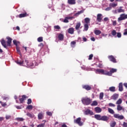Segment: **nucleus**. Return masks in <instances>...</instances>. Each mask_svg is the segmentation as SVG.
I'll return each mask as SVG.
<instances>
[{"label": "nucleus", "instance_id": "1", "mask_svg": "<svg viewBox=\"0 0 127 127\" xmlns=\"http://www.w3.org/2000/svg\"><path fill=\"white\" fill-rule=\"evenodd\" d=\"M16 63L17 64H18V65H19L20 66H25L26 67H30V68L34 66V64L33 63L31 64L27 60H25V62L18 61L16 62Z\"/></svg>", "mask_w": 127, "mask_h": 127}, {"label": "nucleus", "instance_id": "2", "mask_svg": "<svg viewBox=\"0 0 127 127\" xmlns=\"http://www.w3.org/2000/svg\"><path fill=\"white\" fill-rule=\"evenodd\" d=\"M123 6H120L119 8L116 9L115 10H112V13L114 14H117L118 13H121L122 12L124 13L125 12V10L123 9Z\"/></svg>", "mask_w": 127, "mask_h": 127}, {"label": "nucleus", "instance_id": "3", "mask_svg": "<svg viewBox=\"0 0 127 127\" xmlns=\"http://www.w3.org/2000/svg\"><path fill=\"white\" fill-rule=\"evenodd\" d=\"M82 102L83 105H90L91 104V102H92V100L88 97H85L82 99Z\"/></svg>", "mask_w": 127, "mask_h": 127}, {"label": "nucleus", "instance_id": "4", "mask_svg": "<svg viewBox=\"0 0 127 127\" xmlns=\"http://www.w3.org/2000/svg\"><path fill=\"white\" fill-rule=\"evenodd\" d=\"M95 73L96 74H102V75H109V73H107V70H105L102 69H97L95 70Z\"/></svg>", "mask_w": 127, "mask_h": 127}, {"label": "nucleus", "instance_id": "5", "mask_svg": "<svg viewBox=\"0 0 127 127\" xmlns=\"http://www.w3.org/2000/svg\"><path fill=\"white\" fill-rule=\"evenodd\" d=\"M127 19V14L123 13L121 14L120 16V17L118 18V21L120 22V21H122V20H125V19Z\"/></svg>", "mask_w": 127, "mask_h": 127}, {"label": "nucleus", "instance_id": "6", "mask_svg": "<svg viewBox=\"0 0 127 127\" xmlns=\"http://www.w3.org/2000/svg\"><path fill=\"white\" fill-rule=\"evenodd\" d=\"M75 124H77L79 127H82L83 124L81 122V118H78L74 121Z\"/></svg>", "mask_w": 127, "mask_h": 127}, {"label": "nucleus", "instance_id": "7", "mask_svg": "<svg viewBox=\"0 0 127 127\" xmlns=\"http://www.w3.org/2000/svg\"><path fill=\"white\" fill-rule=\"evenodd\" d=\"M75 18V17L74 16H66L65 17L64 19V20L63 22H64L65 23H68L69 22L68 19H70V20H72V19Z\"/></svg>", "mask_w": 127, "mask_h": 127}, {"label": "nucleus", "instance_id": "8", "mask_svg": "<svg viewBox=\"0 0 127 127\" xmlns=\"http://www.w3.org/2000/svg\"><path fill=\"white\" fill-rule=\"evenodd\" d=\"M117 70L116 68H112L110 71H108V70H107V73L109 74H107V76H112L113 73H116V72H117Z\"/></svg>", "mask_w": 127, "mask_h": 127}, {"label": "nucleus", "instance_id": "9", "mask_svg": "<svg viewBox=\"0 0 127 127\" xmlns=\"http://www.w3.org/2000/svg\"><path fill=\"white\" fill-rule=\"evenodd\" d=\"M114 117L115 119H118V120H124V117L123 115H119V114H114Z\"/></svg>", "mask_w": 127, "mask_h": 127}, {"label": "nucleus", "instance_id": "10", "mask_svg": "<svg viewBox=\"0 0 127 127\" xmlns=\"http://www.w3.org/2000/svg\"><path fill=\"white\" fill-rule=\"evenodd\" d=\"M103 19V15L102 14H98L97 16V20L98 22H101Z\"/></svg>", "mask_w": 127, "mask_h": 127}, {"label": "nucleus", "instance_id": "11", "mask_svg": "<svg viewBox=\"0 0 127 127\" xmlns=\"http://www.w3.org/2000/svg\"><path fill=\"white\" fill-rule=\"evenodd\" d=\"M85 115H90L91 116H93L94 115V113L93 111H91L89 109H87L85 112H84Z\"/></svg>", "mask_w": 127, "mask_h": 127}, {"label": "nucleus", "instance_id": "12", "mask_svg": "<svg viewBox=\"0 0 127 127\" xmlns=\"http://www.w3.org/2000/svg\"><path fill=\"white\" fill-rule=\"evenodd\" d=\"M109 59L110 60V61H112V62H113V63H117V60L114 56H110L108 57Z\"/></svg>", "mask_w": 127, "mask_h": 127}, {"label": "nucleus", "instance_id": "13", "mask_svg": "<svg viewBox=\"0 0 127 127\" xmlns=\"http://www.w3.org/2000/svg\"><path fill=\"white\" fill-rule=\"evenodd\" d=\"M0 42H1V45H2V46H3V47L4 48H6V47H7V46L6 45V43L5 42V41H4V40L3 39H2L0 40Z\"/></svg>", "mask_w": 127, "mask_h": 127}, {"label": "nucleus", "instance_id": "14", "mask_svg": "<svg viewBox=\"0 0 127 127\" xmlns=\"http://www.w3.org/2000/svg\"><path fill=\"white\" fill-rule=\"evenodd\" d=\"M6 39H7V43L8 46H10V44H11V41H12V39L10 38L9 37H7Z\"/></svg>", "mask_w": 127, "mask_h": 127}, {"label": "nucleus", "instance_id": "15", "mask_svg": "<svg viewBox=\"0 0 127 127\" xmlns=\"http://www.w3.org/2000/svg\"><path fill=\"white\" fill-rule=\"evenodd\" d=\"M119 98V94L115 93L113 95V96L111 97V98L113 100H117Z\"/></svg>", "mask_w": 127, "mask_h": 127}, {"label": "nucleus", "instance_id": "16", "mask_svg": "<svg viewBox=\"0 0 127 127\" xmlns=\"http://www.w3.org/2000/svg\"><path fill=\"white\" fill-rule=\"evenodd\" d=\"M67 2L68 4H76V0H68Z\"/></svg>", "mask_w": 127, "mask_h": 127}, {"label": "nucleus", "instance_id": "17", "mask_svg": "<svg viewBox=\"0 0 127 127\" xmlns=\"http://www.w3.org/2000/svg\"><path fill=\"white\" fill-rule=\"evenodd\" d=\"M25 99H26V96H25V95H23L22 98L19 99L20 104H22L23 102H24V100H25Z\"/></svg>", "mask_w": 127, "mask_h": 127}, {"label": "nucleus", "instance_id": "18", "mask_svg": "<svg viewBox=\"0 0 127 127\" xmlns=\"http://www.w3.org/2000/svg\"><path fill=\"white\" fill-rule=\"evenodd\" d=\"M117 111H123L125 112V108L122 107L121 105H117Z\"/></svg>", "mask_w": 127, "mask_h": 127}, {"label": "nucleus", "instance_id": "19", "mask_svg": "<svg viewBox=\"0 0 127 127\" xmlns=\"http://www.w3.org/2000/svg\"><path fill=\"white\" fill-rule=\"evenodd\" d=\"M58 38L61 41H63V39H64V35L63 34H59Z\"/></svg>", "mask_w": 127, "mask_h": 127}, {"label": "nucleus", "instance_id": "20", "mask_svg": "<svg viewBox=\"0 0 127 127\" xmlns=\"http://www.w3.org/2000/svg\"><path fill=\"white\" fill-rule=\"evenodd\" d=\"M67 32L69 33V34H74V29L73 28H69L67 30Z\"/></svg>", "mask_w": 127, "mask_h": 127}, {"label": "nucleus", "instance_id": "21", "mask_svg": "<svg viewBox=\"0 0 127 127\" xmlns=\"http://www.w3.org/2000/svg\"><path fill=\"white\" fill-rule=\"evenodd\" d=\"M95 111L97 114H99V113H101V112H102V109H101L100 107H96L95 108Z\"/></svg>", "mask_w": 127, "mask_h": 127}, {"label": "nucleus", "instance_id": "22", "mask_svg": "<svg viewBox=\"0 0 127 127\" xmlns=\"http://www.w3.org/2000/svg\"><path fill=\"white\" fill-rule=\"evenodd\" d=\"M94 118L98 121H101L102 116L100 115H95Z\"/></svg>", "mask_w": 127, "mask_h": 127}, {"label": "nucleus", "instance_id": "23", "mask_svg": "<svg viewBox=\"0 0 127 127\" xmlns=\"http://www.w3.org/2000/svg\"><path fill=\"white\" fill-rule=\"evenodd\" d=\"M83 12H84V10H81L79 11H78L77 13L74 14V16H76V17L79 16V15H80L81 13H83Z\"/></svg>", "mask_w": 127, "mask_h": 127}, {"label": "nucleus", "instance_id": "24", "mask_svg": "<svg viewBox=\"0 0 127 127\" xmlns=\"http://www.w3.org/2000/svg\"><path fill=\"white\" fill-rule=\"evenodd\" d=\"M88 29H89V24H84L83 31H87Z\"/></svg>", "mask_w": 127, "mask_h": 127}, {"label": "nucleus", "instance_id": "25", "mask_svg": "<svg viewBox=\"0 0 127 127\" xmlns=\"http://www.w3.org/2000/svg\"><path fill=\"white\" fill-rule=\"evenodd\" d=\"M108 120H109V118L107 116H101V121H108Z\"/></svg>", "mask_w": 127, "mask_h": 127}, {"label": "nucleus", "instance_id": "26", "mask_svg": "<svg viewBox=\"0 0 127 127\" xmlns=\"http://www.w3.org/2000/svg\"><path fill=\"white\" fill-rule=\"evenodd\" d=\"M80 26H81V22H77L75 26V29L76 30H78L79 28H80Z\"/></svg>", "mask_w": 127, "mask_h": 127}, {"label": "nucleus", "instance_id": "27", "mask_svg": "<svg viewBox=\"0 0 127 127\" xmlns=\"http://www.w3.org/2000/svg\"><path fill=\"white\" fill-rule=\"evenodd\" d=\"M119 90L120 92H123L124 88H123V83H119Z\"/></svg>", "mask_w": 127, "mask_h": 127}, {"label": "nucleus", "instance_id": "28", "mask_svg": "<svg viewBox=\"0 0 127 127\" xmlns=\"http://www.w3.org/2000/svg\"><path fill=\"white\" fill-rule=\"evenodd\" d=\"M109 6H111V7H116V6H118V3H111L109 4Z\"/></svg>", "mask_w": 127, "mask_h": 127}, {"label": "nucleus", "instance_id": "29", "mask_svg": "<svg viewBox=\"0 0 127 127\" xmlns=\"http://www.w3.org/2000/svg\"><path fill=\"white\" fill-rule=\"evenodd\" d=\"M83 89H85V90H87V91H89L91 90V87L89 85H84L83 86Z\"/></svg>", "mask_w": 127, "mask_h": 127}, {"label": "nucleus", "instance_id": "30", "mask_svg": "<svg viewBox=\"0 0 127 127\" xmlns=\"http://www.w3.org/2000/svg\"><path fill=\"white\" fill-rule=\"evenodd\" d=\"M109 90L110 92H116V87L112 86L109 87Z\"/></svg>", "mask_w": 127, "mask_h": 127}, {"label": "nucleus", "instance_id": "31", "mask_svg": "<svg viewBox=\"0 0 127 127\" xmlns=\"http://www.w3.org/2000/svg\"><path fill=\"white\" fill-rule=\"evenodd\" d=\"M25 16H27V14H26V13L20 14L19 15V17L20 18H21V17H25Z\"/></svg>", "mask_w": 127, "mask_h": 127}, {"label": "nucleus", "instance_id": "32", "mask_svg": "<svg viewBox=\"0 0 127 127\" xmlns=\"http://www.w3.org/2000/svg\"><path fill=\"white\" fill-rule=\"evenodd\" d=\"M94 33L95 34H96V35H99V34H101V33H102V32L100 30H96L94 31Z\"/></svg>", "mask_w": 127, "mask_h": 127}, {"label": "nucleus", "instance_id": "33", "mask_svg": "<svg viewBox=\"0 0 127 127\" xmlns=\"http://www.w3.org/2000/svg\"><path fill=\"white\" fill-rule=\"evenodd\" d=\"M38 118L39 120H42V119H43V114L39 113L38 115Z\"/></svg>", "mask_w": 127, "mask_h": 127}, {"label": "nucleus", "instance_id": "34", "mask_svg": "<svg viewBox=\"0 0 127 127\" xmlns=\"http://www.w3.org/2000/svg\"><path fill=\"white\" fill-rule=\"evenodd\" d=\"M90 18H85L84 19L85 24H89V23H90Z\"/></svg>", "mask_w": 127, "mask_h": 127}, {"label": "nucleus", "instance_id": "35", "mask_svg": "<svg viewBox=\"0 0 127 127\" xmlns=\"http://www.w3.org/2000/svg\"><path fill=\"white\" fill-rule=\"evenodd\" d=\"M123 103V100L121 98H120L117 102H116V105H121Z\"/></svg>", "mask_w": 127, "mask_h": 127}, {"label": "nucleus", "instance_id": "36", "mask_svg": "<svg viewBox=\"0 0 127 127\" xmlns=\"http://www.w3.org/2000/svg\"><path fill=\"white\" fill-rule=\"evenodd\" d=\"M111 34L113 35V36H115V37H117L116 35H117V31L116 30H113L111 32Z\"/></svg>", "mask_w": 127, "mask_h": 127}, {"label": "nucleus", "instance_id": "37", "mask_svg": "<svg viewBox=\"0 0 127 127\" xmlns=\"http://www.w3.org/2000/svg\"><path fill=\"white\" fill-rule=\"evenodd\" d=\"M91 106H98V102L97 101H93L92 103L91 104Z\"/></svg>", "mask_w": 127, "mask_h": 127}, {"label": "nucleus", "instance_id": "38", "mask_svg": "<svg viewBox=\"0 0 127 127\" xmlns=\"http://www.w3.org/2000/svg\"><path fill=\"white\" fill-rule=\"evenodd\" d=\"M27 117H29V118H34V115L33 114H31L30 113H27Z\"/></svg>", "mask_w": 127, "mask_h": 127}, {"label": "nucleus", "instance_id": "39", "mask_svg": "<svg viewBox=\"0 0 127 127\" xmlns=\"http://www.w3.org/2000/svg\"><path fill=\"white\" fill-rule=\"evenodd\" d=\"M103 98H104V93L101 92L99 94V99L100 100H103Z\"/></svg>", "mask_w": 127, "mask_h": 127}, {"label": "nucleus", "instance_id": "40", "mask_svg": "<svg viewBox=\"0 0 127 127\" xmlns=\"http://www.w3.org/2000/svg\"><path fill=\"white\" fill-rule=\"evenodd\" d=\"M108 112L110 113V114H112V115L115 114V111H114V110L111 108H108Z\"/></svg>", "mask_w": 127, "mask_h": 127}, {"label": "nucleus", "instance_id": "41", "mask_svg": "<svg viewBox=\"0 0 127 127\" xmlns=\"http://www.w3.org/2000/svg\"><path fill=\"white\" fill-rule=\"evenodd\" d=\"M13 44L16 45V46H17V45H18V44H19V42L17 41L16 40H14L13 41Z\"/></svg>", "mask_w": 127, "mask_h": 127}, {"label": "nucleus", "instance_id": "42", "mask_svg": "<svg viewBox=\"0 0 127 127\" xmlns=\"http://www.w3.org/2000/svg\"><path fill=\"white\" fill-rule=\"evenodd\" d=\"M116 125H117L116 122H113L112 123H111L110 126L111 127H116Z\"/></svg>", "mask_w": 127, "mask_h": 127}, {"label": "nucleus", "instance_id": "43", "mask_svg": "<svg viewBox=\"0 0 127 127\" xmlns=\"http://www.w3.org/2000/svg\"><path fill=\"white\" fill-rule=\"evenodd\" d=\"M37 40L38 42H42V41H43V37H40L38 38Z\"/></svg>", "mask_w": 127, "mask_h": 127}, {"label": "nucleus", "instance_id": "44", "mask_svg": "<svg viewBox=\"0 0 127 127\" xmlns=\"http://www.w3.org/2000/svg\"><path fill=\"white\" fill-rule=\"evenodd\" d=\"M16 120L19 122H23V121H24V119L22 118H16Z\"/></svg>", "mask_w": 127, "mask_h": 127}, {"label": "nucleus", "instance_id": "45", "mask_svg": "<svg viewBox=\"0 0 127 127\" xmlns=\"http://www.w3.org/2000/svg\"><path fill=\"white\" fill-rule=\"evenodd\" d=\"M116 37H118V38H121L122 37V33H121L120 32L117 33Z\"/></svg>", "mask_w": 127, "mask_h": 127}, {"label": "nucleus", "instance_id": "46", "mask_svg": "<svg viewBox=\"0 0 127 127\" xmlns=\"http://www.w3.org/2000/svg\"><path fill=\"white\" fill-rule=\"evenodd\" d=\"M45 126V123H42L37 126V127H44Z\"/></svg>", "mask_w": 127, "mask_h": 127}, {"label": "nucleus", "instance_id": "47", "mask_svg": "<svg viewBox=\"0 0 127 127\" xmlns=\"http://www.w3.org/2000/svg\"><path fill=\"white\" fill-rule=\"evenodd\" d=\"M33 108V106H32V105H28L27 107V110H32Z\"/></svg>", "mask_w": 127, "mask_h": 127}, {"label": "nucleus", "instance_id": "48", "mask_svg": "<svg viewBox=\"0 0 127 127\" xmlns=\"http://www.w3.org/2000/svg\"><path fill=\"white\" fill-rule=\"evenodd\" d=\"M111 9H112V7L109 6V7H108L107 8H105V10H106V11H109V10H111Z\"/></svg>", "mask_w": 127, "mask_h": 127}, {"label": "nucleus", "instance_id": "49", "mask_svg": "<svg viewBox=\"0 0 127 127\" xmlns=\"http://www.w3.org/2000/svg\"><path fill=\"white\" fill-rule=\"evenodd\" d=\"M15 108H16V109H17L18 110H20L22 109V107L23 108V106H15Z\"/></svg>", "mask_w": 127, "mask_h": 127}, {"label": "nucleus", "instance_id": "50", "mask_svg": "<svg viewBox=\"0 0 127 127\" xmlns=\"http://www.w3.org/2000/svg\"><path fill=\"white\" fill-rule=\"evenodd\" d=\"M16 51H17V52H18V54H19L20 55H21V54L20 53V50H19L18 47L16 48Z\"/></svg>", "mask_w": 127, "mask_h": 127}, {"label": "nucleus", "instance_id": "51", "mask_svg": "<svg viewBox=\"0 0 127 127\" xmlns=\"http://www.w3.org/2000/svg\"><path fill=\"white\" fill-rule=\"evenodd\" d=\"M76 44V42L75 41H72L71 42V45L72 46V47H74V46L73 45H75Z\"/></svg>", "mask_w": 127, "mask_h": 127}, {"label": "nucleus", "instance_id": "52", "mask_svg": "<svg viewBox=\"0 0 127 127\" xmlns=\"http://www.w3.org/2000/svg\"><path fill=\"white\" fill-rule=\"evenodd\" d=\"M54 28L55 29H60L61 28L59 25H56L54 26Z\"/></svg>", "mask_w": 127, "mask_h": 127}, {"label": "nucleus", "instance_id": "53", "mask_svg": "<svg viewBox=\"0 0 127 127\" xmlns=\"http://www.w3.org/2000/svg\"><path fill=\"white\" fill-rule=\"evenodd\" d=\"M31 103H32L31 99H28V102H27L28 105H30V104H31Z\"/></svg>", "mask_w": 127, "mask_h": 127}, {"label": "nucleus", "instance_id": "54", "mask_svg": "<svg viewBox=\"0 0 127 127\" xmlns=\"http://www.w3.org/2000/svg\"><path fill=\"white\" fill-rule=\"evenodd\" d=\"M109 107H116V105L115 104L111 103L109 104Z\"/></svg>", "mask_w": 127, "mask_h": 127}, {"label": "nucleus", "instance_id": "55", "mask_svg": "<svg viewBox=\"0 0 127 127\" xmlns=\"http://www.w3.org/2000/svg\"><path fill=\"white\" fill-rule=\"evenodd\" d=\"M93 54H91L89 56V58L88 60H92V59L93 58Z\"/></svg>", "mask_w": 127, "mask_h": 127}, {"label": "nucleus", "instance_id": "56", "mask_svg": "<svg viewBox=\"0 0 127 127\" xmlns=\"http://www.w3.org/2000/svg\"><path fill=\"white\" fill-rule=\"evenodd\" d=\"M123 127H127V123L124 122L123 124Z\"/></svg>", "mask_w": 127, "mask_h": 127}, {"label": "nucleus", "instance_id": "57", "mask_svg": "<svg viewBox=\"0 0 127 127\" xmlns=\"http://www.w3.org/2000/svg\"><path fill=\"white\" fill-rule=\"evenodd\" d=\"M10 116H9V115H6V120H9L10 119Z\"/></svg>", "mask_w": 127, "mask_h": 127}, {"label": "nucleus", "instance_id": "58", "mask_svg": "<svg viewBox=\"0 0 127 127\" xmlns=\"http://www.w3.org/2000/svg\"><path fill=\"white\" fill-rule=\"evenodd\" d=\"M113 25L115 26V25H117V21H113Z\"/></svg>", "mask_w": 127, "mask_h": 127}, {"label": "nucleus", "instance_id": "59", "mask_svg": "<svg viewBox=\"0 0 127 127\" xmlns=\"http://www.w3.org/2000/svg\"><path fill=\"white\" fill-rule=\"evenodd\" d=\"M47 114L48 115V116H52V113L50 112H47Z\"/></svg>", "mask_w": 127, "mask_h": 127}, {"label": "nucleus", "instance_id": "60", "mask_svg": "<svg viewBox=\"0 0 127 127\" xmlns=\"http://www.w3.org/2000/svg\"><path fill=\"white\" fill-rule=\"evenodd\" d=\"M82 39L83 41H84V42H86V41H87V38H86L85 37H83Z\"/></svg>", "mask_w": 127, "mask_h": 127}, {"label": "nucleus", "instance_id": "61", "mask_svg": "<svg viewBox=\"0 0 127 127\" xmlns=\"http://www.w3.org/2000/svg\"><path fill=\"white\" fill-rule=\"evenodd\" d=\"M124 35H127V29L125 30V32L124 33Z\"/></svg>", "mask_w": 127, "mask_h": 127}, {"label": "nucleus", "instance_id": "62", "mask_svg": "<svg viewBox=\"0 0 127 127\" xmlns=\"http://www.w3.org/2000/svg\"><path fill=\"white\" fill-rule=\"evenodd\" d=\"M14 99L15 100H16V103H18V101H17L16 99H17V96H16V95H15L14 96Z\"/></svg>", "mask_w": 127, "mask_h": 127}, {"label": "nucleus", "instance_id": "63", "mask_svg": "<svg viewBox=\"0 0 127 127\" xmlns=\"http://www.w3.org/2000/svg\"><path fill=\"white\" fill-rule=\"evenodd\" d=\"M1 106H2V107H5V106H6V103H2L1 102Z\"/></svg>", "mask_w": 127, "mask_h": 127}, {"label": "nucleus", "instance_id": "64", "mask_svg": "<svg viewBox=\"0 0 127 127\" xmlns=\"http://www.w3.org/2000/svg\"><path fill=\"white\" fill-rule=\"evenodd\" d=\"M104 20L105 21H108V20H109V18H108V17H105V18H104Z\"/></svg>", "mask_w": 127, "mask_h": 127}]
</instances>
